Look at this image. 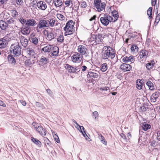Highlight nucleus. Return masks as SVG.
<instances>
[{"label": "nucleus", "mask_w": 160, "mask_h": 160, "mask_svg": "<svg viewBox=\"0 0 160 160\" xmlns=\"http://www.w3.org/2000/svg\"><path fill=\"white\" fill-rule=\"evenodd\" d=\"M31 42L34 44L36 45L37 44H38V41L37 38L34 37L33 38H32Z\"/></svg>", "instance_id": "48"}, {"label": "nucleus", "mask_w": 160, "mask_h": 160, "mask_svg": "<svg viewBox=\"0 0 160 160\" xmlns=\"http://www.w3.org/2000/svg\"><path fill=\"white\" fill-rule=\"evenodd\" d=\"M8 59L9 62L12 65H15V64L16 62V59L12 55H8Z\"/></svg>", "instance_id": "24"}, {"label": "nucleus", "mask_w": 160, "mask_h": 160, "mask_svg": "<svg viewBox=\"0 0 160 160\" xmlns=\"http://www.w3.org/2000/svg\"><path fill=\"white\" fill-rule=\"evenodd\" d=\"M73 0H67L64 2L65 4L66 7H68L70 5H71V7L73 6Z\"/></svg>", "instance_id": "38"}, {"label": "nucleus", "mask_w": 160, "mask_h": 160, "mask_svg": "<svg viewBox=\"0 0 160 160\" xmlns=\"http://www.w3.org/2000/svg\"><path fill=\"white\" fill-rule=\"evenodd\" d=\"M151 126L150 124H149L146 123H144L143 124V125L142 126V130L145 131H146L148 129H149L151 128Z\"/></svg>", "instance_id": "36"}, {"label": "nucleus", "mask_w": 160, "mask_h": 160, "mask_svg": "<svg viewBox=\"0 0 160 160\" xmlns=\"http://www.w3.org/2000/svg\"><path fill=\"white\" fill-rule=\"evenodd\" d=\"M32 125L34 127L36 128V129H37V128H38V126H39L38 125V124L35 122H33L32 123Z\"/></svg>", "instance_id": "64"}, {"label": "nucleus", "mask_w": 160, "mask_h": 160, "mask_svg": "<svg viewBox=\"0 0 160 160\" xmlns=\"http://www.w3.org/2000/svg\"><path fill=\"white\" fill-rule=\"evenodd\" d=\"M94 5L97 11L100 12L104 9L106 4L104 2H102L101 0H95Z\"/></svg>", "instance_id": "6"}, {"label": "nucleus", "mask_w": 160, "mask_h": 160, "mask_svg": "<svg viewBox=\"0 0 160 160\" xmlns=\"http://www.w3.org/2000/svg\"><path fill=\"white\" fill-rule=\"evenodd\" d=\"M27 52L28 55L30 57H33L35 54L34 50L32 48H28L27 49Z\"/></svg>", "instance_id": "29"}, {"label": "nucleus", "mask_w": 160, "mask_h": 160, "mask_svg": "<svg viewBox=\"0 0 160 160\" xmlns=\"http://www.w3.org/2000/svg\"><path fill=\"white\" fill-rule=\"evenodd\" d=\"M64 38L63 35H61L59 36L57 38V41L61 43H62L64 41Z\"/></svg>", "instance_id": "43"}, {"label": "nucleus", "mask_w": 160, "mask_h": 160, "mask_svg": "<svg viewBox=\"0 0 160 160\" xmlns=\"http://www.w3.org/2000/svg\"><path fill=\"white\" fill-rule=\"evenodd\" d=\"M92 37L94 38V40H94L96 42L98 43L101 42V41L102 40V35L100 34L98 36L93 35Z\"/></svg>", "instance_id": "28"}, {"label": "nucleus", "mask_w": 160, "mask_h": 160, "mask_svg": "<svg viewBox=\"0 0 160 160\" xmlns=\"http://www.w3.org/2000/svg\"><path fill=\"white\" fill-rule=\"evenodd\" d=\"M57 18L61 21L65 20V16L61 14L58 13L57 15Z\"/></svg>", "instance_id": "44"}, {"label": "nucleus", "mask_w": 160, "mask_h": 160, "mask_svg": "<svg viewBox=\"0 0 160 160\" xmlns=\"http://www.w3.org/2000/svg\"><path fill=\"white\" fill-rule=\"evenodd\" d=\"M37 6L40 9L44 10L47 8L46 3L43 1H40L37 2Z\"/></svg>", "instance_id": "10"}, {"label": "nucleus", "mask_w": 160, "mask_h": 160, "mask_svg": "<svg viewBox=\"0 0 160 160\" xmlns=\"http://www.w3.org/2000/svg\"><path fill=\"white\" fill-rule=\"evenodd\" d=\"M101 142L103 144H105V145H106L107 143V141L106 140L105 138L103 140H102L101 141Z\"/></svg>", "instance_id": "63"}, {"label": "nucleus", "mask_w": 160, "mask_h": 160, "mask_svg": "<svg viewBox=\"0 0 160 160\" xmlns=\"http://www.w3.org/2000/svg\"><path fill=\"white\" fill-rule=\"evenodd\" d=\"M16 3L19 5H21L23 3L22 0H16Z\"/></svg>", "instance_id": "57"}, {"label": "nucleus", "mask_w": 160, "mask_h": 160, "mask_svg": "<svg viewBox=\"0 0 160 160\" xmlns=\"http://www.w3.org/2000/svg\"><path fill=\"white\" fill-rule=\"evenodd\" d=\"M19 39L20 42L22 46L24 48L26 47L28 45V39L22 36L20 37Z\"/></svg>", "instance_id": "14"}, {"label": "nucleus", "mask_w": 160, "mask_h": 160, "mask_svg": "<svg viewBox=\"0 0 160 160\" xmlns=\"http://www.w3.org/2000/svg\"><path fill=\"white\" fill-rule=\"evenodd\" d=\"M152 8L151 7H150L148 10L147 11V14L148 17V18L150 19L152 18Z\"/></svg>", "instance_id": "41"}, {"label": "nucleus", "mask_w": 160, "mask_h": 160, "mask_svg": "<svg viewBox=\"0 0 160 160\" xmlns=\"http://www.w3.org/2000/svg\"><path fill=\"white\" fill-rule=\"evenodd\" d=\"M159 96V93L158 92H156L153 93L151 96V101L152 102H155L158 99Z\"/></svg>", "instance_id": "17"}, {"label": "nucleus", "mask_w": 160, "mask_h": 160, "mask_svg": "<svg viewBox=\"0 0 160 160\" xmlns=\"http://www.w3.org/2000/svg\"><path fill=\"white\" fill-rule=\"evenodd\" d=\"M19 102H20L22 103V104L24 106H25L26 105V103L25 101H23V100H19Z\"/></svg>", "instance_id": "61"}, {"label": "nucleus", "mask_w": 160, "mask_h": 160, "mask_svg": "<svg viewBox=\"0 0 160 160\" xmlns=\"http://www.w3.org/2000/svg\"><path fill=\"white\" fill-rule=\"evenodd\" d=\"M82 58V56L79 53H76L72 57V59L74 62H79Z\"/></svg>", "instance_id": "8"}, {"label": "nucleus", "mask_w": 160, "mask_h": 160, "mask_svg": "<svg viewBox=\"0 0 160 160\" xmlns=\"http://www.w3.org/2000/svg\"><path fill=\"white\" fill-rule=\"evenodd\" d=\"M19 21L22 24H25L26 25V20H25L22 18H20Z\"/></svg>", "instance_id": "55"}, {"label": "nucleus", "mask_w": 160, "mask_h": 160, "mask_svg": "<svg viewBox=\"0 0 160 160\" xmlns=\"http://www.w3.org/2000/svg\"><path fill=\"white\" fill-rule=\"evenodd\" d=\"M73 4L74 3L75 4V6H76L75 8H78L79 6V2L78 0L74 1L73 2Z\"/></svg>", "instance_id": "53"}, {"label": "nucleus", "mask_w": 160, "mask_h": 160, "mask_svg": "<svg viewBox=\"0 0 160 160\" xmlns=\"http://www.w3.org/2000/svg\"><path fill=\"white\" fill-rule=\"evenodd\" d=\"M0 106H3V107H5L6 106V104H5L3 102L0 100Z\"/></svg>", "instance_id": "62"}, {"label": "nucleus", "mask_w": 160, "mask_h": 160, "mask_svg": "<svg viewBox=\"0 0 160 160\" xmlns=\"http://www.w3.org/2000/svg\"><path fill=\"white\" fill-rule=\"evenodd\" d=\"M8 44V42L5 37L0 39V48H4Z\"/></svg>", "instance_id": "21"}, {"label": "nucleus", "mask_w": 160, "mask_h": 160, "mask_svg": "<svg viewBox=\"0 0 160 160\" xmlns=\"http://www.w3.org/2000/svg\"><path fill=\"white\" fill-rule=\"evenodd\" d=\"M21 49L19 43L17 42L11 45L10 47V52L14 56H19L21 54Z\"/></svg>", "instance_id": "2"}, {"label": "nucleus", "mask_w": 160, "mask_h": 160, "mask_svg": "<svg viewBox=\"0 0 160 160\" xmlns=\"http://www.w3.org/2000/svg\"><path fill=\"white\" fill-rule=\"evenodd\" d=\"M92 116L94 117V119L97 120L98 119L99 114L98 112L94 111L92 113Z\"/></svg>", "instance_id": "50"}, {"label": "nucleus", "mask_w": 160, "mask_h": 160, "mask_svg": "<svg viewBox=\"0 0 160 160\" xmlns=\"http://www.w3.org/2000/svg\"><path fill=\"white\" fill-rule=\"evenodd\" d=\"M98 138L100 140V141L101 140H103V139H105V138H104V137L102 134H101L100 133L98 134Z\"/></svg>", "instance_id": "58"}, {"label": "nucleus", "mask_w": 160, "mask_h": 160, "mask_svg": "<svg viewBox=\"0 0 160 160\" xmlns=\"http://www.w3.org/2000/svg\"><path fill=\"white\" fill-rule=\"evenodd\" d=\"M115 56V53L113 49L110 46H104L102 50V58L103 59H108L113 58Z\"/></svg>", "instance_id": "1"}, {"label": "nucleus", "mask_w": 160, "mask_h": 160, "mask_svg": "<svg viewBox=\"0 0 160 160\" xmlns=\"http://www.w3.org/2000/svg\"><path fill=\"white\" fill-rule=\"evenodd\" d=\"M53 3L57 7H60L62 4V0H53Z\"/></svg>", "instance_id": "30"}, {"label": "nucleus", "mask_w": 160, "mask_h": 160, "mask_svg": "<svg viewBox=\"0 0 160 160\" xmlns=\"http://www.w3.org/2000/svg\"><path fill=\"white\" fill-rule=\"evenodd\" d=\"M131 49L132 52H137L138 51V48L135 45H132Z\"/></svg>", "instance_id": "46"}, {"label": "nucleus", "mask_w": 160, "mask_h": 160, "mask_svg": "<svg viewBox=\"0 0 160 160\" xmlns=\"http://www.w3.org/2000/svg\"><path fill=\"white\" fill-rule=\"evenodd\" d=\"M48 58H46L43 56H42L40 58L39 62H40V64H46L48 62Z\"/></svg>", "instance_id": "27"}, {"label": "nucleus", "mask_w": 160, "mask_h": 160, "mask_svg": "<svg viewBox=\"0 0 160 160\" xmlns=\"http://www.w3.org/2000/svg\"><path fill=\"white\" fill-rule=\"evenodd\" d=\"M51 51H52L51 53L52 56H57L58 55L59 53V48L56 46L53 47Z\"/></svg>", "instance_id": "18"}, {"label": "nucleus", "mask_w": 160, "mask_h": 160, "mask_svg": "<svg viewBox=\"0 0 160 160\" xmlns=\"http://www.w3.org/2000/svg\"><path fill=\"white\" fill-rule=\"evenodd\" d=\"M0 28L3 30H5L8 28L7 23L2 20H0Z\"/></svg>", "instance_id": "23"}, {"label": "nucleus", "mask_w": 160, "mask_h": 160, "mask_svg": "<svg viewBox=\"0 0 160 160\" xmlns=\"http://www.w3.org/2000/svg\"><path fill=\"white\" fill-rule=\"evenodd\" d=\"M108 69L107 64L106 63H104L101 65V68L100 70L102 72H104L106 71Z\"/></svg>", "instance_id": "37"}, {"label": "nucleus", "mask_w": 160, "mask_h": 160, "mask_svg": "<svg viewBox=\"0 0 160 160\" xmlns=\"http://www.w3.org/2000/svg\"><path fill=\"white\" fill-rule=\"evenodd\" d=\"M33 64V63H32L31 60L29 59H27L25 61V64L28 66L31 67Z\"/></svg>", "instance_id": "49"}, {"label": "nucleus", "mask_w": 160, "mask_h": 160, "mask_svg": "<svg viewBox=\"0 0 160 160\" xmlns=\"http://www.w3.org/2000/svg\"><path fill=\"white\" fill-rule=\"evenodd\" d=\"M54 138L55 139L57 143L59 142L60 140L57 135L55 134L54 135Z\"/></svg>", "instance_id": "56"}, {"label": "nucleus", "mask_w": 160, "mask_h": 160, "mask_svg": "<svg viewBox=\"0 0 160 160\" xmlns=\"http://www.w3.org/2000/svg\"><path fill=\"white\" fill-rule=\"evenodd\" d=\"M36 24V21L33 19L26 20V25L28 26H34Z\"/></svg>", "instance_id": "20"}, {"label": "nucleus", "mask_w": 160, "mask_h": 160, "mask_svg": "<svg viewBox=\"0 0 160 160\" xmlns=\"http://www.w3.org/2000/svg\"><path fill=\"white\" fill-rule=\"evenodd\" d=\"M1 16H3V19L5 20H8L10 17V15L7 12H5L3 13H2L1 14Z\"/></svg>", "instance_id": "34"}, {"label": "nucleus", "mask_w": 160, "mask_h": 160, "mask_svg": "<svg viewBox=\"0 0 160 160\" xmlns=\"http://www.w3.org/2000/svg\"><path fill=\"white\" fill-rule=\"evenodd\" d=\"M15 22V19L13 18L10 17L7 21L8 24H14Z\"/></svg>", "instance_id": "39"}, {"label": "nucleus", "mask_w": 160, "mask_h": 160, "mask_svg": "<svg viewBox=\"0 0 160 160\" xmlns=\"http://www.w3.org/2000/svg\"><path fill=\"white\" fill-rule=\"evenodd\" d=\"M146 84L150 90H152L154 89V84L151 81H148L146 83Z\"/></svg>", "instance_id": "33"}, {"label": "nucleus", "mask_w": 160, "mask_h": 160, "mask_svg": "<svg viewBox=\"0 0 160 160\" xmlns=\"http://www.w3.org/2000/svg\"><path fill=\"white\" fill-rule=\"evenodd\" d=\"M74 24V23L72 20H69L67 23L64 28V30L66 31V33H68V35H70L73 33Z\"/></svg>", "instance_id": "3"}, {"label": "nucleus", "mask_w": 160, "mask_h": 160, "mask_svg": "<svg viewBox=\"0 0 160 160\" xmlns=\"http://www.w3.org/2000/svg\"><path fill=\"white\" fill-rule=\"evenodd\" d=\"M36 130L41 135L43 136L46 135V133H45V129L42 127L38 126Z\"/></svg>", "instance_id": "25"}, {"label": "nucleus", "mask_w": 160, "mask_h": 160, "mask_svg": "<svg viewBox=\"0 0 160 160\" xmlns=\"http://www.w3.org/2000/svg\"><path fill=\"white\" fill-rule=\"evenodd\" d=\"M45 31L47 33L46 39L49 41L54 38L56 36V33L54 32H49L47 30H45Z\"/></svg>", "instance_id": "9"}, {"label": "nucleus", "mask_w": 160, "mask_h": 160, "mask_svg": "<svg viewBox=\"0 0 160 160\" xmlns=\"http://www.w3.org/2000/svg\"><path fill=\"white\" fill-rule=\"evenodd\" d=\"M46 91L50 95V96H51L52 95V92L50 89H47L46 90Z\"/></svg>", "instance_id": "60"}, {"label": "nucleus", "mask_w": 160, "mask_h": 160, "mask_svg": "<svg viewBox=\"0 0 160 160\" xmlns=\"http://www.w3.org/2000/svg\"><path fill=\"white\" fill-rule=\"evenodd\" d=\"M157 139L158 141H160V130L158 131L157 132Z\"/></svg>", "instance_id": "52"}, {"label": "nucleus", "mask_w": 160, "mask_h": 160, "mask_svg": "<svg viewBox=\"0 0 160 160\" xmlns=\"http://www.w3.org/2000/svg\"><path fill=\"white\" fill-rule=\"evenodd\" d=\"M87 6L86 2L85 1L81 2V6L83 8H85Z\"/></svg>", "instance_id": "54"}, {"label": "nucleus", "mask_w": 160, "mask_h": 160, "mask_svg": "<svg viewBox=\"0 0 160 160\" xmlns=\"http://www.w3.org/2000/svg\"><path fill=\"white\" fill-rule=\"evenodd\" d=\"M12 16L14 18L17 17L18 16V12L16 10H12L10 11Z\"/></svg>", "instance_id": "42"}, {"label": "nucleus", "mask_w": 160, "mask_h": 160, "mask_svg": "<svg viewBox=\"0 0 160 160\" xmlns=\"http://www.w3.org/2000/svg\"><path fill=\"white\" fill-rule=\"evenodd\" d=\"M100 20L101 23L106 26L108 25L109 22H113V19L112 17L107 14H104L103 17H101Z\"/></svg>", "instance_id": "5"}, {"label": "nucleus", "mask_w": 160, "mask_h": 160, "mask_svg": "<svg viewBox=\"0 0 160 160\" xmlns=\"http://www.w3.org/2000/svg\"><path fill=\"white\" fill-rule=\"evenodd\" d=\"M131 66L128 64L123 63L121 65L120 68L124 72L129 71L131 69Z\"/></svg>", "instance_id": "12"}, {"label": "nucleus", "mask_w": 160, "mask_h": 160, "mask_svg": "<svg viewBox=\"0 0 160 160\" xmlns=\"http://www.w3.org/2000/svg\"><path fill=\"white\" fill-rule=\"evenodd\" d=\"M153 63H154L152 62H151L146 64V67L147 69L148 70H150L153 67Z\"/></svg>", "instance_id": "45"}, {"label": "nucleus", "mask_w": 160, "mask_h": 160, "mask_svg": "<svg viewBox=\"0 0 160 160\" xmlns=\"http://www.w3.org/2000/svg\"><path fill=\"white\" fill-rule=\"evenodd\" d=\"M44 141H46L47 144L49 146H50L51 144V142L49 140L46 138H44Z\"/></svg>", "instance_id": "59"}, {"label": "nucleus", "mask_w": 160, "mask_h": 160, "mask_svg": "<svg viewBox=\"0 0 160 160\" xmlns=\"http://www.w3.org/2000/svg\"><path fill=\"white\" fill-rule=\"evenodd\" d=\"M30 32V29L29 27L27 26L25 28H24L21 30L22 33L26 35H27L29 34Z\"/></svg>", "instance_id": "26"}, {"label": "nucleus", "mask_w": 160, "mask_h": 160, "mask_svg": "<svg viewBox=\"0 0 160 160\" xmlns=\"http://www.w3.org/2000/svg\"><path fill=\"white\" fill-rule=\"evenodd\" d=\"M87 49L85 46L79 45L78 47V51L81 53V55H84L86 54Z\"/></svg>", "instance_id": "11"}, {"label": "nucleus", "mask_w": 160, "mask_h": 160, "mask_svg": "<svg viewBox=\"0 0 160 160\" xmlns=\"http://www.w3.org/2000/svg\"><path fill=\"white\" fill-rule=\"evenodd\" d=\"M100 90L103 92L104 91H107L110 89V87L108 86L102 87L99 88Z\"/></svg>", "instance_id": "47"}, {"label": "nucleus", "mask_w": 160, "mask_h": 160, "mask_svg": "<svg viewBox=\"0 0 160 160\" xmlns=\"http://www.w3.org/2000/svg\"><path fill=\"white\" fill-rule=\"evenodd\" d=\"M74 122L76 124V125L77 126H79V127L80 128V130H81V132L82 133V134L83 135V136L87 140H88V138H89L88 137V136H87V135L86 134V132H85V131H84V128L82 126H79L78 125V124L77 123V122L76 121H75V120H74Z\"/></svg>", "instance_id": "19"}, {"label": "nucleus", "mask_w": 160, "mask_h": 160, "mask_svg": "<svg viewBox=\"0 0 160 160\" xmlns=\"http://www.w3.org/2000/svg\"><path fill=\"white\" fill-rule=\"evenodd\" d=\"M98 71L94 70L88 72V75L91 78H97L98 76Z\"/></svg>", "instance_id": "16"}, {"label": "nucleus", "mask_w": 160, "mask_h": 160, "mask_svg": "<svg viewBox=\"0 0 160 160\" xmlns=\"http://www.w3.org/2000/svg\"><path fill=\"white\" fill-rule=\"evenodd\" d=\"M48 23L47 20L41 19L39 21L36 27V30L38 33L41 32L42 29L48 27Z\"/></svg>", "instance_id": "4"}, {"label": "nucleus", "mask_w": 160, "mask_h": 160, "mask_svg": "<svg viewBox=\"0 0 160 160\" xmlns=\"http://www.w3.org/2000/svg\"><path fill=\"white\" fill-rule=\"evenodd\" d=\"M135 58L132 56H130L129 57L128 56L123 57L122 58L123 62L125 63H129L130 62H133L134 61Z\"/></svg>", "instance_id": "13"}, {"label": "nucleus", "mask_w": 160, "mask_h": 160, "mask_svg": "<svg viewBox=\"0 0 160 160\" xmlns=\"http://www.w3.org/2000/svg\"><path fill=\"white\" fill-rule=\"evenodd\" d=\"M48 23V27H53L54 25H57V21L55 20L54 18H51L49 20H47Z\"/></svg>", "instance_id": "15"}, {"label": "nucleus", "mask_w": 160, "mask_h": 160, "mask_svg": "<svg viewBox=\"0 0 160 160\" xmlns=\"http://www.w3.org/2000/svg\"><path fill=\"white\" fill-rule=\"evenodd\" d=\"M160 20V14L159 13L156 17L155 22L157 23V24L158 23Z\"/></svg>", "instance_id": "51"}, {"label": "nucleus", "mask_w": 160, "mask_h": 160, "mask_svg": "<svg viewBox=\"0 0 160 160\" xmlns=\"http://www.w3.org/2000/svg\"><path fill=\"white\" fill-rule=\"evenodd\" d=\"M31 139L32 141L36 145H38L39 146H41V142L38 139L33 137H32Z\"/></svg>", "instance_id": "40"}, {"label": "nucleus", "mask_w": 160, "mask_h": 160, "mask_svg": "<svg viewBox=\"0 0 160 160\" xmlns=\"http://www.w3.org/2000/svg\"><path fill=\"white\" fill-rule=\"evenodd\" d=\"M117 11L116 10L113 11L112 12V16L114 18V20H113V22L116 21L118 18V15Z\"/></svg>", "instance_id": "35"}, {"label": "nucleus", "mask_w": 160, "mask_h": 160, "mask_svg": "<svg viewBox=\"0 0 160 160\" xmlns=\"http://www.w3.org/2000/svg\"><path fill=\"white\" fill-rule=\"evenodd\" d=\"M148 52L145 50H142L139 52V56L140 59H143L141 61L144 62L148 56Z\"/></svg>", "instance_id": "7"}, {"label": "nucleus", "mask_w": 160, "mask_h": 160, "mask_svg": "<svg viewBox=\"0 0 160 160\" xmlns=\"http://www.w3.org/2000/svg\"><path fill=\"white\" fill-rule=\"evenodd\" d=\"M65 68L69 72H75L77 70V69H76V68H75L68 64L66 65Z\"/></svg>", "instance_id": "22"}, {"label": "nucleus", "mask_w": 160, "mask_h": 160, "mask_svg": "<svg viewBox=\"0 0 160 160\" xmlns=\"http://www.w3.org/2000/svg\"><path fill=\"white\" fill-rule=\"evenodd\" d=\"M52 47L53 46L50 45L47 46L42 48V50L44 52H49L51 51Z\"/></svg>", "instance_id": "31"}, {"label": "nucleus", "mask_w": 160, "mask_h": 160, "mask_svg": "<svg viewBox=\"0 0 160 160\" xmlns=\"http://www.w3.org/2000/svg\"><path fill=\"white\" fill-rule=\"evenodd\" d=\"M143 82V80L138 79L136 82L137 88L139 90H141L142 88V83Z\"/></svg>", "instance_id": "32"}]
</instances>
